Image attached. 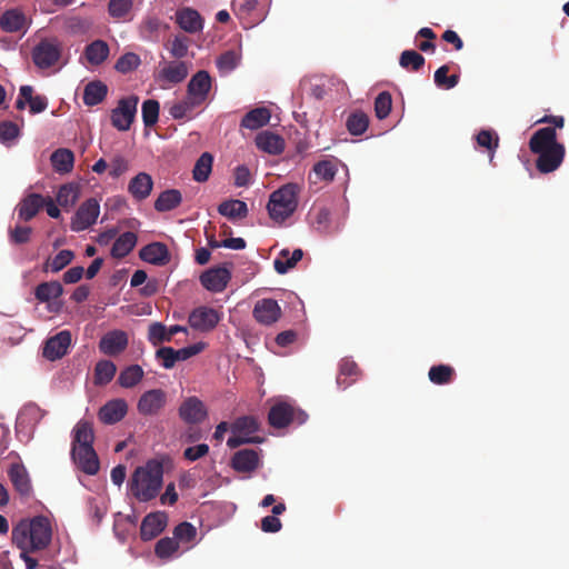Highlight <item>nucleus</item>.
Returning a JSON list of instances; mask_svg holds the SVG:
<instances>
[{
	"mask_svg": "<svg viewBox=\"0 0 569 569\" xmlns=\"http://www.w3.org/2000/svg\"><path fill=\"white\" fill-rule=\"evenodd\" d=\"M392 108V98L388 91L380 92L375 99V113L380 120L386 119Z\"/></svg>",
	"mask_w": 569,
	"mask_h": 569,
	"instance_id": "nucleus-56",
	"label": "nucleus"
},
{
	"mask_svg": "<svg viewBox=\"0 0 569 569\" xmlns=\"http://www.w3.org/2000/svg\"><path fill=\"white\" fill-rule=\"evenodd\" d=\"M258 421L251 416L240 417L231 426L232 433H239L244 437H249L250 435L258 431Z\"/></svg>",
	"mask_w": 569,
	"mask_h": 569,
	"instance_id": "nucleus-49",
	"label": "nucleus"
},
{
	"mask_svg": "<svg viewBox=\"0 0 569 569\" xmlns=\"http://www.w3.org/2000/svg\"><path fill=\"white\" fill-rule=\"evenodd\" d=\"M8 477L14 490L23 498L32 493V486L26 467L21 463H12L8 469Z\"/></svg>",
	"mask_w": 569,
	"mask_h": 569,
	"instance_id": "nucleus-18",
	"label": "nucleus"
},
{
	"mask_svg": "<svg viewBox=\"0 0 569 569\" xmlns=\"http://www.w3.org/2000/svg\"><path fill=\"white\" fill-rule=\"evenodd\" d=\"M222 315L214 308L200 306L194 308L188 317L189 326L200 332L212 331L220 322Z\"/></svg>",
	"mask_w": 569,
	"mask_h": 569,
	"instance_id": "nucleus-7",
	"label": "nucleus"
},
{
	"mask_svg": "<svg viewBox=\"0 0 569 569\" xmlns=\"http://www.w3.org/2000/svg\"><path fill=\"white\" fill-rule=\"evenodd\" d=\"M143 369L139 365H131L121 370L118 383L123 388H133L143 378Z\"/></svg>",
	"mask_w": 569,
	"mask_h": 569,
	"instance_id": "nucleus-42",
	"label": "nucleus"
},
{
	"mask_svg": "<svg viewBox=\"0 0 569 569\" xmlns=\"http://www.w3.org/2000/svg\"><path fill=\"white\" fill-rule=\"evenodd\" d=\"M182 202V194L177 189H168L162 191L154 201V209L158 212L171 211L179 207Z\"/></svg>",
	"mask_w": 569,
	"mask_h": 569,
	"instance_id": "nucleus-34",
	"label": "nucleus"
},
{
	"mask_svg": "<svg viewBox=\"0 0 569 569\" xmlns=\"http://www.w3.org/2000/svg\"><path fill=\"white\" fill-rule=\"evenodd\" d=\"M240 56L233 50H228L218 58L217 67L220 71H231L238 66Z\"/></svg>",
	"mask_w": 569,
	"mask_h": 569,
	"instance_id": "nucleus-61",
	"label": "nucleus"
},
{
	"mask_svg": "<svg viewBox=\"0 0 569 569\" xmlns=\"http://www.w3.org/2000/svg\"><path fill=\"white\" fill-rule=\"evenodd\" d=\"M61 51L57 39H43L32 49V61L39 69H49L59 61Z\"/></svg>",
	"mask_w": 569,
	"mask_h": 569,
	"instance_id": "nucleus-5",
	"label": "nucleus"
},
{
	"mask_svg": "<svg viewBox=\"0 0 569 569\" xmlns=\"http://www.w3.org/2000/svg\"><path fill=\"white\" fill-rule=\"evenodd\" d=\"M529 149L538 156L536 168L540 173L556 171L566 156V148L557 141V132L551 127L538 129L529 140Z\"/></svg>",
	"mask_w": 569,
	"mask_h": 569,
	"instance_id": "nucleus-1",
	"label": "nucleus"
},
{
	"mask_svg": "<svg viewBox=\"0 0 569 569\" xmlns=\"http://www.w3.org/2000/svg\"><path fill=\"white\" fill-rule=\"evenodd\" d=\"M24 22V14L17 9H11L1 16L0 28L6 32H18L23 29Z\"/></svg>",
	"mask_w": 569,
	"mask_h": 569,
	"instance_id": "nucleus-39",
	"label": "nucleus"
},
{
	"mask_svg": "<svg viewBox=\"0 0 569 569\" xmlns=\"http://www.w3.org/2000/svg\"><path fill=\"white\" fill-rule=\"evenodd\" d=\"M156 358L162 361V367L171 369L174 367L177 359L172 347H161L156 351Z\"/></svg>",
	"mask_w": 569,
	"mask_h": 569,
	"instance_id": "nucleus-63",
	"label": "nucleus"
},
{
	"mask_svg": "<svg viewBox=\"0 0 569 569\" xmlns=\"http://www.w3.org/2000/svg\"><path fill=\"white\" fill-rule=\"evenodd\" d=\"M163 483V465L157 459L148 460L133 471L128 486L131 495L141 502L154 499Z\"/></svg>",
	"mask_w": 569,
	"mask_h": 569,
	"instance_id": "nucleus-3",
	"label": "nucleus"
},
{
	"mask_svg": "<svg viewBox=\"0 0 569 569\" xmlns=\"http://www.w3.org/2000/svg\"><path fill=\"white\" fill-rule=\"evenodd\" d=\"M137 243V236L131 231H127L119 236L111 248V256L117 259L128 256Z\"/></svg>",
	"mask_w": 569,
	"mask_h": 569,
	"instance_id": "nucleus-35",
	"label": "nucleus"
},
{
	"mask_svg": "<svg viewBox=\"0 0 569 569\" xmlns=\"http://www.w3.org/2000/svg\"><path fill=\"white\" fill-rule=\"evenodd\" d=\"M477 143L490 152H493L498 148L499 138L495 132L490 130H481L477 134Z\"/></svg>",
	"mask_w": 569,
	"mask_h": 569,
	"instance_id": "nucleus-62",
	"label": "nucleus"
},
{
	"mask_svg": "<svg viewBox=\"0 0 569 569\" xmlns=\"http://www.w3.org/2000/svg\"><path fill=\"white\" fill-rule=\"evenodd\" d=\"M139 98L130 96L119 100L111 111V123L119 131H128L134 121Z\"/></svg>",
	"mask_w": 569,
	"mask_h": 569,
	"instance_id": "nucleus-6",
	"label": "nucleus"
},
{
	"mask_svg": "<svg viewBox=\"0 0 569 569\" xmlns=\"http://www.w3.org/2000/svg\"><path fill=\"white\" fill-rule=\"evenodd\" d=\"M19 127L11 121H2L0 123V141L7 142L16 139L19 136Z\"/></svg>",
	"mask_w": 569,
	"mask_h": 569,
	"instance_id": "nucleus-64",
	"label": "nucleus"
},
{
	"mask_svg": "<svg viewBox=\"0 0 569 569\" xmlns=\"http://www.w3.org/2000/svg\"><path fill=\"white\" fill-rule=\"evenodd\" d=\"M350 134L361 136L369 127V117L361 110L351 112L346 121Z\"/></svg>",
	"mask_w": 569,
	"mask_h": 569,
	"instance_id": "nucleus-41",
	"label": "nucleus"
},
{
	"mask_svg": "<svg viewBox=\"0 0 569 569\" xmlns=\"http://www.w3.org/2000/svg\"><path fill=\"white\" fill-rule=\"evenodd\" d=\"M296 415V409L287 402H278L270 408L268 415L269 423L278 429L289 426Z\"/></svg>",
	"mask_w": 569,
	"mask_h": 569,
	"instance_id": "nucleus-20",
	"label": "nucleus"
},
{
	"mask_svg": "<svg viewBox=\"0 0 569 569\" xmlns=\"http://www.w3.org/2000/svg\"><path fill=\"white\" fill-rule=\"evenodd\" d=\"M139 256L143 261L154 266H164L170 261L168 247L162 242H152L144 246Z\"/></svg>",
	"mask_w": 569,
	"mask_h": 569,
	"instance_id": "nucleus-22",
	"label": "nucleus"
},
{
	"mask_svg": "<svg viewBox=\"0 0 569 569\" xmlns=\"http://www.w3.org/2000/svg\"><path fill=\"white\" fill-rule=\"evenodd\" d=\"M196 536V527L187 521L179 523L173 530V537L177 541L191 542Z\"/></svg>",
	"mask_w": 569,
	"mask_h": 569,
	"instance_id": "nucleus-59",
	"label": "nucleus"
},
{
	"mask_svg": "<svg viewBox=\"0 0 569 569\" xmlns=\"http://www.w3.org/2000/svg\"><path fill=\"white\" fill-rule=\"evenodd\" d=\"M231 279L230 271L224 267L210 268L200 276V283L211 292L223 291Z\"/></svg>",
	"mask_w": 569,
	"mask_h": 569,
	"instance_id": "nucleus-16",
	"label": "nucleus"
},
{
	"mask_svg": "<svg viewBox=\"0 0 569 569\" xmlns=\"http://www.w3.org/2000/svg\"><path fill=\"white\" fill-rule=\"evenodd\" d=\"M256 146L270 154H280L284 149V141L279 134L263 131L257 134Z\"/></svg>",
	"mask_w": 569,
	"mask_h": 569,
	"instance_id": "nucleus-28",
	"label": "nucleus"
},
{
	"mask_svg": "<svg viewBox=\"0 0 569 569\" xmlns=\"http://www.w3.org/2000/svg\"><path fill=\"white\" fill-rule=\"evenodd\" d=\"M259 466L258 452L253 449H242L234 452L231 467L237 472H253Z\"/></svg>",
	"mask_w": 569,
	"mask_h": 569,
	"instance_id": "nucleus-23",
	"label": "nucleus"
},
{
	"mask_svg": "<svg viewBox=\"0 0 569 569\" xmlns=\"http://www.w3.org/2000/svg\"><path fill=\"white\" fill-rule=\"evenodd\" d=\"M63 293V287L59 281H46L34 289L36 299L40 302H50Z\"/></svg>",
	"mask_w": 569,
	"mask_h": 569,
	"instance_id": "nucleus-38",
	"label": "nucleus"
},
{
	"mask_svg": "<svg viewBox=\"0 0 569 569\" xmlns=\"http://www.w3.org/2000/svg\"><path fill=\"white\" fill-rule=\"evenodd\" d=\"M152 187L153 181L151 176L146 172H140L130 180L128 191L137 201H142L150 196Z\"/></svg>",
	"mask_w": 569,
	"mask_h": 569,
	"instance_id": "nucleus-26",
	"label": "nucleus"
},
{
	"mask_svg": "<svg viewBox=\"0 0 569 569\" xmlns=\"http://www.w3.org/2000/svg\"><path fill=\"white\" fill-rule=\"evenodd\" d=\"M132 6V0H110L108 3V12L112 18L120 19L131 11Z\"/></svg>",
	"mask_w": 569,
	"mask_h": 569,
	"instance_id": "nucleus-58",
	"label": "nucleus"
},
{
	"mask_svg": "<svg viewBox=\"0 0 569 569\" xmlns=\"http://www.w3.org/2000/svg\"><path fill=\"white\" fill-rule=\"evenodd\" d=\"M78 199V188L74 184L68 183L60 187L57 193V202L61 207L73 206Z\"/></svg>",
	"mask_w": 569,
	"mask_h": 569,
	"instance_id": "nucleus-57",
	"label": "nucleus"
},
{
	"mask_svg": "<svg viewBox=\"0 0 569 569\" xmlns=\"http://www.w3.org/2000/svg\"><path fill=\"white\" fill-rule=\"evenodd\" d=\"M425 58L415 50H405L399 58V64L407 70L419 71L425 66Z\"/></svg>",
	"mask_w": 569,
	"mask_h": 569,
	"instance_id": "nucleus-47",
	"label": "nucleus"
},
{
	"mask_svg": "<svg viewBox=\"0 0 569 569\" xmlns=\"http://www.w3.org/2000/svg\"><path fill=\"white\" fill-rule=\"evenodd\" d=\"M167 405V393L162 389H151L143 392L137 403L138 412L142 416H157Z\"/></svg>",
	"mask_w": 569,
	"mask_h": 569,
	"instance_id": "nucleus-9",
	"label": "nucleus"
},
{
	"mask_svg": "<svg viewBox=\"0 0 569 569\" xmlns=\"http://www.w3.org/2000/svg\"><path fill=\"white\" fill-rule=\"evenodd\" d=\"M300 187L289 182L273 191L267 204L270 218L276 222H283L291 217L298 208Z\"/></svg>",
	"mask_w": 569,
	"mask_h": 569,
	"instance_id": "nucleus-4",
	"label": "nucleus"
},
{
	"mask_svg": "<svg viewBox=\"0 0 569 569\" xmlns=\"http://www.w3.org/2000/svg\"><path fill=\"white\" fill-rule=\"evenodd\" d=\"M270 110L266 107H259L247 112L241 119V127L257 130L270 121Z\"/></svg>",
	"mask_w": 569,
	"mask_h": 569,
	"instance_id": "nucleus-33",
	"label": "nucleus"
},
{
	"mask_svg": "<svg viewBox=\"0 0 569 569\" xmlns=\"http://www.w3.org/2000/svg\"><path fill=\"white\" fill-rule=\"evenodd\" d=\"M218 212L230 220L242 219L248 216V207L244 201L230 199L219 204Z\"/></svg>",
	"mask_w": 569,
	"mask_h": 569,
	"instance_id": "nucleus-36",
	"label": "nucleus"
},
{
	"mask_svg": "<svg viewBox=\"0 0 569 569\" xmlns=\"http://www.w3.org/2000/svg\"><path fill=\"white\" fill-rule=\"evenodd\" d=\"M449 70H450V68L447 64H443L436 70L433 80L438 88L448 90V89L455 88L458 84L459 76L458 74L448 76Z\"/></svg>",
	"mask_w": 569,
	"mask_h": 569,
	"instance_id": "nucleus-50",
	"label": "nucleus"
},
{
	"mask_svg": "<svg viewBox=\"0 0 569 569\" xmlns=\"http://www.w3.org/2000/svg\"><path fill=\"white\" fill-rule=\"evenodd\" d=\"M456 376L455 369L449 365H436L429 369V380L435 385H448Z\"/></svg>",
	"mask_w": 569,
	"mask_h": 569,
	"instance_id": "nucleus-43",
	"label": "nucleus"
},
{
	"mask_svg": "<svg viewBox=\"0 0 569 569\" xmlns=\"http://www.w3.org/2000/svg\"><path fill=\"white\" fill-rule=\"evenodd\" d=\"M338 168L333 160H321L313 166V172L323 181H332L337 174Z\"/></svg>",
	"mask_w": 569,
	"mask_h": 569,
	"instance_id": "nucleus-52",
	"label": "nucleus"
},
{
	"mask_svg": "<svg viewBox=\"0 0 569 569\" xmlns=\"http://www.w3.org/2000/svg\"><path fill=\"white\" fill-rule=\"evenodd\" d=\"M71 456L82 472L93 476L99 471V459L93 447L77 448V446H73Z\"/></svg>",
	"mask_w": 569,
	"mask_h": 569,
	"instance_id": "nucleus-15",
	"label": "nucleus"
},
{
	"mask_svg": "<svg viewBox=\"0 0 569 569\" xmlns=\"http://www.w3.org/2000/svg\"><path fill=\"white\" fill-rule=\"evenodd\" d=\"M109 46L103 40H94L86 47L84 56L92 66L103 63L109 57Z\"/></svg>",
	"mask_w": 569,
	"mask_h": 569,
	"instance_id": "nucleus-37",
	"label": "nucleus"
},
{
	"mask_svg": "<svg viewBox=\"0 0 569 569\" xmlns=\"http://www.w3.org/2000/svg\"><path fill=\"white\" fill-rule=\"evenodd\" d=\"M94 433L92 423L88 420H80L73 428L72 447H93Z\"/></svg>",
	"mask_w": 569,
	"mask_h": 569,
	"instance_id": "nucleus-31",
	"label": "nucleus"
},
{
	"mask_svg": "<svg viewBox=\"0 0 569 569\" xmlns=\"http://www.w3.org/2000/svg\"><path fill=\"white\" fill-rule=\"evenodd\" d=\"M178 26L189 33H196L202 30L203 20L200 13L192 8L179 9L176 13Z\"/></svg>",
	"mask_w": 569,
	"mask_h": 569,
	"instance_id": "nucleus-24",
	"label": "nucleus"
},
{
	"mask_svg": "<svg viewBox=\"0 0 569 569\" xmlns=\"http://www.w3.org/2000/svg\"><path fill=\"white\" fill-rule=\"evenodd\" d=\"M208 416L203 402L197 397H189L179 407V417L189 425L202 422Z\"/></svg>",
	"mask_w": 569,
	"mask_h": 569,
	"instance_id": "nucleus-14",
	"label": "nucleus"
},
{
	"mask_svg": "<svg viewBox=\"0 0 569 569\" xmlns=\"http://www.w3.org/2000/svg\"><path fill=\"white\" fill-rule=\"evenodd\" d=\"M168 516L163 511L148 513L140 526V537L143 541H149L158 537L167 527Z\"/></svg>",
	"mask_w": 569,
	"mask_h": 569,
	"instance_id": "nucleus-13",
	"label": "nucleus"
},
{
	"mask_svg": "<svg viewBox=\"0 0 569 569\" xmlns=\"http://www.w3.org/2000/svg\"><path fill=\"white\" fill-rule=\"evenodd\" d=\"M70 346L71 333L68 330H62L46 340L42 356L50 361L61 359L67 355Z\"/></svg>",
	"mask_w": 569,
	"mask_h": 569,
	"instance_id": "nucleus-12",
	"label": "nucleus"
},
{
	"mask_svg": "<svg viewBox=\"0 0 569 569\" xmlns=\"http://www.w3.org/2000/svg\"><path fill=\"white\" fill-rule=\"evenodd\" d=\"M252 316L262 326H272L282 316V310L277 300L264 298L256 302Z\"/></svg>",
	"mask_w": 569,
	"mask_h": 569,
	"instance_id": "nucleus-11",
	"label": "nucleus"
},
{
	"mask_svg": "<svg viewBox=\"0 0 569 569\" xmlns=\"http://www.w3.org/2000/svg\"><path fill=\"white\" fill-rule=\"evenodd\" d=\"M108 94V87L100 80L90 81L83 90V103L93 107L101 103Z\"/></svg>",
	"mask_w": 569,
	"mask_h": 569,
	"instance_id": "nucleus-29",
	"label": "nucleus"
},
{
	"mask_svg": "<svg viewBox=\"0 0 569 569\" xmlns=\"http://www.w3.org/2000/svg\"><path fill=\"white\" fill-rule=\"evenodd\" d=\"M361 376L358 365L350 358H343L339 363L337 385L341 389H347L356 382Z\"/></svg>",
	"mask_w": 569,
	"mask_h": 569,
	"instance_id": "nucleus-25",
	"label": "nucleus"
},
{
	"mask_svg": "<svg viewBox=\"0 0 569 569\" xmlns=\"http://www.w3.org/2000/svg\"><path fill=\"white\" fill-rule=\"evenodd\" d=\"M303 251L296 249L290 252L288 249H282L279 256L273 261L274 270L279 274L287 273L290 269L295 268L296 264L302 259Z\"/></svg>",
	"mask_w": 569,
	"mask_h": 569,
	"instance_id": "nucleus-30",
	"label": "nucleus"
},
{
	"mask_svg": "<svg viewBox=\"0 0 569 569\" xmlns=\"http://www.w3.org/2000/svg\"><path fill=\"white\" fill-rule=\"evenodd\" d=\"M188 73V64L184 61H171L158 72L157 80L161 83L177 84L182 82Z\"/></svg>",
	"mask_w": 569,
	"mask_h": 569,
	"instance_id": "nucleus-19",
	"label": "nucleus"
},
{
	"mask_svg": "<svg viewBox=\"0 0 569 569\" xmlns=\"http://www.w3.org/2000/svg\"><path fill=\"white\" fill-rule=\"evenodd\" d=\"M148 340L158 346L163 342H170L169 329L161 322H153L149 326Z\"/></svg>",
	"mask_w": 569,
	"mask_h": 569,
	"instance_id": "nucleus-55",
	"label": "nucleus"
},
{
	"mask_svg": "<svg viewBox=\"0 0 569 569\" xmlns=\"http://www.w3.org/2000/svg\"><path fill=\"white\" fill-rule=\"evenodd\" d=\"M51 539L52 528L46 516L22 519L12 529V542L19 550H43Z\"/></svg>",
	"mask_w": 569,
	"mask_h": 569,
	"instance_id": "nucleus-2",
	"label": "nucleus"
},
{
	"mask_svg": "<svg viewBox=\"0 0 569 569\" xmlns=\"http://www.w3.org/2000/svg\"><path fill=\"white\" fill-rule=\"evenodd\" d=\"M213 157L209 152H203L196 161L192 170V177L197 182H204L209 179L212 170Z\"/></svg>",
	"mask_w": 569,
	"mask_h": 569,
	"instance_id": "nucleus-44",
	"label": "nucleus"
},
{
	"mask_svg": "<svg viewBox=\"0 0 569 569\" xmlns=\"http://www.w3.org/2000/svg\"><path fill=\"white\" fill-rule=\"evenodd\" d=\"M139 64V56L132 52H128L118 59L116 62V69L121 73H128L136 69Z\"/></svg>",
	"mask_w": 569,
	"mask_h": 569,
	"instance_id": "nucleus-60",
	"label": "nucleus"
},
{
	"mask_svg": "<svg viewBox=\"0 0 569 569\" xmlns=\"http://www.w3.org/2000/svg\"><path fill=\"white\" fill-rule=\"evenodd\" d=\"M50 160L56 172L66 174L73 169L74 154L70 149L60 148L52 152Z\"/></svg>",
	"mask_w": 569,
	"mask_h": 569,
	"instance_id": "nucleus-32",
	"label": "nucleus"
},
{
	"mask_svg": "<svg viewBox=\"0 0 569 569\" xmlns=\"http://www.w3.org/2000/svg\"><path fill=\"white\" fill-rule=\"evenodd\" d=\"M43 206L44 197L39 193H30L19 203L18 216L21 220L29 221L37 216Z\"/></svg>",
	"mask_w": 569,
	"mask_h": 569,
	"instance_id": "nucleus-27",
	"label": "nucleus"
},
{
	"mask_svg": "<svg viewBox=\"0 0 569 569\" xmlns=\"http://www.w3.org/2000/svg\"><path fill=\"white\" fill-rule=\"evenodd\" d=\"M160 104L157 100L149 99L142 103V120L146 127H153L159 119Z\"/></svg>",
	"mask_w": 569,
	"mask_h": 569,
	"instance_id": "nucleus-54",
	"label": "nucleus"
},
{
	"mask_svg": "<svg viewBox=\"0 0 569 569\" xmlns=\"http://www.w3.org/2000/svg\"><path fill=\"white\" fill-rule=\"evenodd\" d=\"M212 80L206 70H200L193 74L187 86V97L198 106L206 102L210 92Z\"/></svg>",
	"mask_w": 569,
	"mask_h": 569,
	"instance_id": "nucleus-10",
	"label": "nucleus"
},
{
	"mask_svg": "<svg viewBox=\"0 0 569 569\" xmlns=\"http://www.w3.org/2000/svg\"><path fill=\"white\" fill-rule=\"evenodd\" d=\"M21 96L28 99L29 111L32 114L41 113L48 108V99L44 96H33L31 86H21Z\"/></svg>",
	"mask_w": 569,
	"mask_h": 569,
	"instance_id": "nucleus-46",
	"label": "nucleus"
},
{
	"mask_svg": "<svg viewBox=\"0 0 569 569\" xmlns=\"http://www.w3.org/2000/svg\"><path fill=\"white\" fill-rule=\"evenodd\" d=\"M117 372L116 365L110 360H100L94 367L93 381L97 386L109 383Z\"/></svg>",
	"mask_w": 569,
	"mask_h": 569,
	"instance_id": "nucleus-40",
	"label": "nucleus"
},
{
	"mask_svg": "<svg viewBox=\"0 0 569 569\" xmlns=\"http://www.w3.org/2000/svg\"><path fill=\"white\" fill-rule=\"evenodd\" d=\"M128 347V335L122 330L107 332L99 341V349L107 356H118Z\"/></svg>",
	"mask_w": 569,
	"mask_h": 569,
	"instance_id": "nucleus-17",
	"label": "nucleus"
},
{
	"mask_svg": "<svg viewBox=\"0 0 569 569\" xmlns=\"http://www.w3.org/2000/svg\"><path fill=\"white\" fill-rule=\"evenodd\" d=\"M179 549V542L173 538L164 537L158 540L154 547V553L160 559H168Z\"/></svg>",
	"mask_w": 569,
	"mask_h": 569,
	"instance_id": "nucleus-53",
	"label": "nucleus"
},
{
	"mask_svg": "<svg viewBox=\"0 0 569 569\" xmlns=\"http://www.w3.org/2000/svg\"><path fill=\"white\" fill-rule=\"evenodd\" d=\"M312 224L319 232L327 233L330 229L331 212L326 207H316L312 209Z\"/></svg>",
	"mask_w": 569,
	"mask_h": 569,
	"instance_id": "nucleus-48",
	"label": "nucleus"
},
{
	"mask_svg": "<svg viewBox=\"0 0 569 569\" xmlns=\"http://www.w3.org/2000/svg\"><path fill=\"white\" fill-rule=\"evenodd\" d=\"M197 107L199 106L194 103L191 99L186 97L183 100L174 102L169 108V114L176 120L190 118L192 110Z\"/></svg>",
	"mask_w": 569,
	"mask_h": 569,
	"instance_id": "nucleus-51",
	"label": "nucleus"
},
{
	"mask_svg": "<svg viewBox=\"0 0 569 569\" xmlns=\"http://www.w3.org/2000/svg\"><path fill=\"white\" fill-rule=\"evenodd\" d=\"M100 213V204L97 199L90 198L80 204L71 220V230L83 231L96 223Z\"/></svg>",
	"mask_w": 569,
	"mask_h": 569,
	"instance_id": "nucleus-8",
	"label": "nucleus"
},
{
	"mask_svg": "<svg viewBox=\"0 0 569 569\" xmlns=\"http://www.w3.org/2000/svg\"><path fill=\"white\" fill-rule=\"evenodd\" d=\"M74 258L73 251L69 249L61 250L52 259H48L42 267L44 272H59L66 268Z\"/></svg>",
	"mask_w": 569,
	"mask_h": 569,
	"instance_id": "nucleus-45",
	"label": "nucleus"
},
{
	"mask_svg": "<svg viewBox=\"0 0 569 569\" xmlns=\"http://www.w3.org/2000/svg\"><path fill=\"white\" fill-rule=\"evenodd\" d=\"M128 405L123 399H113L108 401L99 410V419L107 425L119 422L127 413Z\"/></svg>",
	"mask_w": 569,
	"mask_h": 569,
	"instance_id": "nucleus-21",
	"label": "nucleus"
}]
</instances>
